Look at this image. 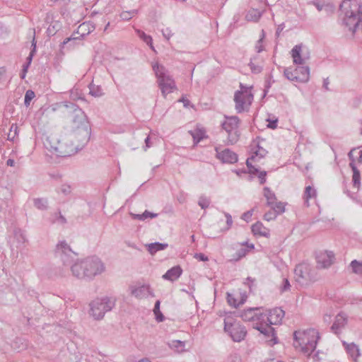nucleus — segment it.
<instances>
[{"mask_svg":"<svg viewBox=\"0 0 362 362\" xmlns=\"http://www.w3.org/2000/svg\"><path fill=\"white\" fill-rule=\"evenodd\" d=\"M77 137L76 134L71 132L59 137L57 134H51L44 141L45 146L58 157H68L81 150L86 144L75 145L74 139Z\"/></svg>","mask_w":362,"mask_h":362,"instance_id":"nucleus-1","label":"nucleus"},{"mask_svg":"<svg viewBox=\"0 0 362 362\" xmlns=\"http://www.w3.org/2000/svg\"><path fill=\"white\" fill-rule=\"evenodd\" d=\"M62 106L71 113L73 129L71 133L81 136V141L83 144H87L90 139V128L84 112L72 103H62Z\"/></svg>","mask_w":362,"mask_h":362,"instance_id":"nucleus-2","label":"nucleus"},{"mask_svg":"<svg viewBox=\"0 0 362 362\" xmlns=\"http://www.w3.org/2000/svg\"><path fill=\"white\" fill-rule=\"evenodd\" d=\"M344 13L343 22L354 34L357 29H362V1L344 0L340 5Z\"/></svg>","mask_w":362,"mask_h":362,"instance_id":"nucleus-3","label":"nucleus"},{"mask_svg":"<svg viewBox=\"0 0 362 362\" xmlns=\"http://www.w3.org/2000/svg\"><path fill=\"white\" fill-rule=\"evenodd\" d=\"M105 270V266L97 257H90L82 260H77L71 265V272L78 279H92L100 274Z\"/></svg>","mask_w":362,"mask_h":362,"instance_id":"nucleus-4","label":"nucleus"},{"mask_svg":"<svg viewBox=\"0 0 362 362\" xmlns=\"http://www.w3.org/2000/svg\"><path fill=\"white\" fill-rule=\"evenodd\" d=\"M293 346L296 349L310 356L315 349L317 341L320 338L318 332L315 329L298 330L293 333Z\"/></svg>","mask_w":362,"mask_h":362,"instance_id":"nucleus-5","label":"nucleus"},{"mask_svg":"<svg viewBox=\"0 0 362 362\" xmlns=\"http://www.w3.org/2000/svg\"><path fill=\"white\" fill-rule=\"evenodd\" d=\"M294 278L296 283L301 286H306L318 279L316 269L310 264L303 262L296 266Z\"/></svg>","mask_w":362,"mask_h":362,"instance_id":"nucleus-6","label":"nucleus"},{"mask_svg":"<svg viewBox=\"0 0 362 362\" xmlns=\"http://www.w3.org/2000/svg\"><path fill=\"white\" fill-rule=\"evenodd\" d=\"M115 301L110 298H97L89 304V314L96 320L103 318L107 312L110 311L115 306Z\"/></svg>","mask_w":362,"mask_h":362,"instance_id":"nucleus-7","label":"nucleus"},{"mask_svg":"<svg viewBox=\"0 0 362 362\" xmlns=\"http://www.w3.org/2000/svg\"><path fill=\"white\" fill-rule=\"evenodd\" d=\"M153 69L158 78L159 87L161 93L164 97L167 94L171 93L176 88L175 83L170 76L167 73L165 68L158 64H155L153 66Z\"/></svg>","mask_w":362,"mask_h":362,"instance_id":"nucleus-8","label":"nucleus"},{"mask_svg":"<svg viewBox=\"0 0 362 362\" xmlns=\"http://www.w3.org/2000/svg\"><path fill=\"white\" fill-rule=\"evenodd\" d=\"M55 255L62 262L63 265L66 267H70L71 270V265L74 264L76 253L74 252L67 243L64 240L60 241L56 246Z\"/></svg>","mask_w":362,"mask_h":362,"instance_id":"nucleus-9","label":"nucleus"},{"mask_svg":"<svg viewBox=\"0 0 362 362\" xmlns=\"http://www.w3.org/2000/svg\"><path fill=\"white\" fill-rule=\"evenodd\" d=\"M253 100V95L251 90L244 87L240 83V90L235 91L234 95V101L235 103V110L238 113L247 111Z\"/></svg>","mask_w":362,"mask_h":362,"instance_id":"nucleus-10","label":"nucleus"},{"mask_svg":"<svg viewBox=\"0 0 362 362\" xmlns=\"http://www.w3.org/2000/svg\"><path fill=\"white\" fill-rule=\"evenodd\" d=\"M238 123L239 118L237 116H231L226 117V120L222 124L223 129L228 133V142L230 144H234L239 139Z\"/></svg>","mask_w":362,"mask_h":362,"instance_id":"nucleus-11","label":"nucleus"},{"mask_svg":"<svg viewBox=\"0 0 362 362\" xmlns=\"http://www.w3.org/2000/svg\"><path fill=\"white\" fill-rule=\"evenodd\" d=\"M284 74L289 81L305 83L310 78V69L308 66H299L292 71L290 68H286Z\"/></svg>","mask_w":362,"mask_h":362,"instance_id":"nucleus-12","label":"nucleus"},{"mask_svg":"<svg viewBox=\"0 0 362 362\" xmlns=\"http://www.w3.org/2000/svg\"><path fill=\"white\" fill-rule=\"evenodd\" d=\"M224 330L228 332L233 341H240L244 339L247 331L238 323H232L228 318L224 320Z\"/></svg>","mask_w":362,"mask_h":362,"instance_id":"nucleus-13","label":"nucleus"},{"mask_svg":"<svg viewBox=\"0 0 362 362\" xmlns=\"http://www.w3.org/2000/svg\"><path fill=\"white\" fill-rule=\"evenodd\" d=\"M316 268L328 269L335 261V255L330 250H320L315 254Z\"/></svg>","mask_w":362,"mask_h":362,"instance_id":"nucleus-14","label":"nucleus"},{"mask_svg":"<svg viewBox=\"0 0 362 362\" xmlns=\"http://www.w3.org/2000/svg\"><path fill=\"white\" fill-rule=\"evenodd\" d=\"M291 56L293 63L296 64H304L310 57L309 53H304L303 46L297 45L291 49Z\"/></svg>","mask_w":362,"mask_h":362,"instance_id":"nucleus-15","label":"nucleus"},{"mask_svg":"<svg viewBox=\"0 0 362 362\" xmlns=\"http://www.w3.org/2000/svg\"><path fill=\"white\" fill-rule=\"evenodd\" d=\"M216 157L223 163H235L238 161V155L228 148L219 151L218 148L216 147Z\"/></svg>","mask_w":362,"mask_h":362,"instance_id":"nucleus-16","label":"nucleus"},{"mask_svg":"<svg viewBox=\"0 0 362 362\" xmlns=\"http://www.w3.org/2000/svg\"><path fill=\"white\" fill-rule=\"evenodd\" d=\"M130 293L137 298H143L149 295L153 296L148 285L130 286Z\"/></svg>","mask_w":362,"mask_h":362,"instance_id":"nucleus-17","label":"nucleus"},{"mask_svg":"<svg viewBox=\"0 0 362 362\" xmlns=\"http://www.w3.org/2000/svg\"><path fill=\"white\" fill-rule=\"evenodd\" d=\"M263 313L259 311V308H249L243 310L240 314V317L244 321L259 320H263Z\"/></svg>","mask_w":362,"mask_h":362,"instance_id":"nucleus-18","label":"nucleus"},{"mask_svg":"<svg viewBox=\"0 0 362 362\" xmlns=\"http://www.w3.org/2000/svg\"><path fill=\"white\" fill-rule=\"evenodd\" d=\"M255 328L266 337H271V339L267 341L270 346H273L277 343V337L275 335L274 329L270 325L267 324L263 325L261 324L260 325H257Z\"/></svg>","mask_w":362,"mask_h":362,"instance_id":"nucleus-19","label":"nucleus"},{"mask_svg":"<svg viewBox=\"0 0 362 362\" xmlns=\"http://www.w3.org/2000/svg\"><path fill=\"white\" fill-rule=\"evenodd\" d=\"M284 314V311L281 308H274L269 310L267 316V321L270 325H277L281 322Z\"/></svg>","mask_w":362,"mask_h":362,"instance_id":"nucleus-20","label":"nucleus"},{"mask_svg":"<svg viewBox=\"0 0 362 362\" xmlns=\"http://www.w3.org/2000/svg\"><path fill=\"white\" fill-rule=\"evenodd\" d=\"M346 323V317L344 314L339 313L335 317V320L331 327V330L334 334H337L341 332V329L345 327Z\"/></svg>","mask_w":362,"mask_h":362,"instance_id":"nucleus-21","label":"nucleus"},{"mask_svg":"<svg viewBox=\"0 0 362 362\" xmlns=\"http://www.w3.org/2000/svg\"><path fill=\"white\" fill-rule=\"evenodd\" d=\"M285 211L284 205H274V207L270 208L264 215V218L266 221L274 220L278 215Z\"/></svg>","mask_w":362,"mask_h":362,"instance_id":"nucleus-22","label":"nucleus"},{"mask_svg":"<svg viewBox=\"0 0 362 362\" xmlns=\"http://www.w3.org/2000/svg\"><path fill=\"white\" fill-rule=\"evenodd\" d=\"M343 345L344 346L347 354L350 356V357L355 361L357 362V358L360 356V351L358 346L356 345L354 343H346V341H343Z\"/></svg>","mask_w":362,"mask_h":362,"instance_id":"nucleus-23","label":"nucleus"},{"mask_svg":"<svg viewBox=\"0 0 362 362\" xmlns=\"http://www.w3.org/2000/svg\"><path fill=\"white\" fill-rule=\"evenodd\" d=\"M182 269L180 266H175L169 269L163 276L164 279L175 281L182 274Z\"/></svg>","mask_w":362,"mask_h":362,"instance_id":"nucleus-24","label":"nucleus"},{"mask_svg":"<svg viewBox=\"0 0 362 362\" xmlns=\"http://www.w3.org/2000/svg\"><path fill=\"white\" fill-rule=\"evenodd\" d=\"M251 229L254 235H259L264 237H268L269 235V229L264 227L261 222L258 221L253 224Z\"/></svg>","mask_w":362,"mask_h":362,"instance_id":"nucleus-25","label":"nucleus"},{"mask_svg":"<svg viewBox=\"0 0 362 362\" xmlns=\"http://www.w3.org/2000/svg\"><path fill=\"white\" fill-rule=\"evenodd\" d=\"M95 25L93 24L83 23L81 24L78 28V33L81 35V37H83L95 30Z\"/></svg>","mask_w":362,"mask_h":362,"instance_id":"nucleus-26","label":"nucleus"},{"mask_svg":"<svg viewBox=\"0 0 362 362\" xmlns=\"http://www.w3.org/2000/svg\"><path fill=\"white\" fill-rule=\"evenodd\" d=\"M317 197L316 190L312 187L311 186H308L305 187L303 194V199L305 202L308 203L310 199H315Z\"/></svg>","mask_w":362,"mask_h":362,"instance_id":"nucleus-27","label":"nucleus"},{"mask_svg":"<svg viewBox=\"0 0 362 362\" xmlns=\"http://www.w3.org/2000/svg\"><path fill=\"white\" fill-rule=\"evenodd\" d=\"M168 247L166 243H153L148 245V251L151 254H155L157 251L165 250Z\"/></svg>","mask_w":362,"mask_h":362,"instance_id":"nucleus-28","label":"nucleus"},{"mask_svg":"<svg viewBox=\"0 0 362 362\" xmlns=\"http://www.w3.org/2000/svg\"><path fill=\"white\" fill-rule=\"evenodd\" d=\"M130 215L131 216L134 218V219H138V220H141V221H144L148 218H155L158 216V214H154V213H151V212H149L148 211H145L143 214H134L132 212H130Z\"/></svg>","mask_w":362,"mask_h":362,"instance_id":"nucleus-29","label":"nucleus"},{"mask_svg":"<svg viewBox=\"0 0 362 362\" xmlns=\"http://www.w3.org/2000/svg\"><path fill=\"white\" fill-rule=\"evenodd\" d=\"M261 16V13L259 11L252 9L248 11L245 16V18L248 21H257Z\"/></svg>","mask_w":362,"mask_h":362,"instance_id":"nucleus-30","label":"nucleus"},{"mask_svg":"<svg viewBox=\"0 0 362 362\" xmlns=\"http://www.w3.org/2000/svg\"><path fill=\"white\" fill-rule=\"evenodd\" d=\"M264 196L267 199V204H274L276 200L274 193L272 192L268 187H264Z\"/></svg>","mask_w":362,"mask_h":362,"instance_id":"nucleus-31","label":"nucleus"},{"mask_svg":"<svg viewBox=\"0 0 362 362\" xmlns=\"http://www.w3.org/2000/svg\"><path fill=\"white\" fill-rule=\"evenodd\" d=\"M169 346L176 351H182L185 347V342L180 340H173L168 343Z\"/></svg>","mask_w":362,"mask_h":362,"instance_id":"nucleus-32","label":"nucleus"},{"mask_svg":"<svg viewBox=\"0 0 362 362\" xmlns=\"http://www.w3.org/2000/svg\"><path fill=\"white\" fill-rule=\"evenodd\" d=\"M255 160V156H251L246 160V165L248 168V173L251 175H256L259 173V170L252 165V161Z\"/></svg>","mask_w":362,"mask_h":362,"instance_id":"nucleus-33","label":"nucleus"},{"mask_svg":"<svg viewBox=\"0 0 362 362\" xmlns=\"http://www.w3.org/2000/svg\"><path fill=\"white\" fill-rule=\"evenodd\" d=\"M136 33L139 37L144 40L147 45H150L151 48L153 49V47L152 45V37L150 35H146L144 32L141 30H136Z\"/></svg>","mask_w":362,"mask_h":362,"instance_id":"nucleus-34","label":"nucleus"},{"mask_svg":"<svg viewBox=\"0 0 362 362\" xmlns=\"http://www.w3.org/2000/svg\"><path fill=\"white\" fill-rule=\"evenodd\" d=\"M350 267L354 273L362 276V262L353 260L350 264Z\"/></svg>","mask_w":362,"mask_h":362,"instance_id":"nucleus-35","label":"nucleus"},{"mask_svg":"<svg viewBox=\"0 0 362 362\" xmlns=\"http://www.w3.org/2000/svg\"><path fill=\"white\" fill-rule=\"evenodd\" d=\"M18 135V127L16 124H13L8 133V139L10 141H14L15 138Z\"/></svg>","mask_w":362,"mask_h":362,"instance_id":"nucleus-36","label":"nucleus"},{"mask_svg":"<svg viewBox=\"0 0 362 362\" xmlns=\"http://www.w3.org/2000/svg\"><path fill=\"white\" fill-rule=\"evenodd\" d=\"M35 94L32 90H28L25 92L24 104L26 107H28L30 104V101L35 98Z\"/></svg>","mask_w":362,"mask_h":362,"instance_id":"nucleus-37","label":"nucleus"},{"mask_svg":"<svg viewBox=\"0 0 362 362\" xmlns=\"http://www.w3.org/2000/svg\"><path fill=\"white\" fill-rule=\"evenodd\" d=\"M136 13H137V10H132L129 11H123L120 13V18L124 21H129Z\"/></svg>","mask_w":362,"mask_h":362,"instance_id":"nucleus-38","label":"nucleus"},{"mask_svg":"<svg viewBox=\"0 0 362 362\" xmlns=\"http://www.w3.org/2000/svg\"><path fill=\"white\" fill-rule=\"evenodd\" d=\"M352 181L354 186L358 187L360 185V172L358 170H356L354 172H353Z\"/></svg>","mask_w":362,"mask_h":362,"instance_id":"nucleus-39","label":"nucleus"},{"mask_svg":"<svg viewBox=\"0 0 362 362\" xmlns=\"http://www.w3.org/2000/svg\"><path fill=\"white\" fill-rule=\"evenodd\" d=\"M14 235L16 238L18 240V241L21 243H25L26 239L25 236L24 235L23 231L21 229H16L14 230Z\"/></svg>","mask_w":362,"mask_h":362,"instance_id":"nucleus-40","label":"nucleus"},{"mask_svg":"<svg viewBox=\"0 0 362 362\" xmlns=\"http://www.w3.org/2000/svg\"><path fill=\"white\" fill-rule=\"evenodd\" d=\"M51 221L52 223L57 222L60 224H64L66 223V218L64 216L61 214V212H59V214H55L54 216L52 218Z\"/></svg>","mask_w":362,"mask_h":362,"instance_id":"nucleus-41","label":"nucleus"},{"mask_svg":"<svg viewBox=\"0 0 362 362\" xmlns=\"http://www.w3.org/2000/svg\"><path fill=\"white\" fill-rule=\"evenodd\" d=\"M227 300L229 305H233L235 308L238 307L240 304H243V301L241 300L239 303H236V299L233 297L232 294L228 293L227 295Z\"/></svg>","mask_w":362,"mask_h":362,"instance_id":"nucleus-42","label":"nucleus"},{"mask_svg":"<svg viewBox=\"0 0 362 362\" xmlns=\"http://www.w3.org/2000/svg\"><path fill=\"white\" fill-rule=\"evenodd\" d=\"M190 134L195 143H199L203 138V132L201 131H196L195 132H190Z\"/></svg>","mask_w":362,"mask_h":362,"instance_id":"nucleus-43","label":"nucleus"},{"mask_svg":"<svg viewBox=\"0 0 362 362\" xmlns=\"http://www.w3.org/2000/svg\"><path fill=\"white\" fill-rule=\"evenodd\" d=\"M90 94L95 97H99L103 95V92L100 89L98 88L95 89L94 86H91L90 87Z\"/></svg>","mask_w":362,"mask_h":362,"instance_id":"nucleus-44","label":"nucleus"},{"mask_svg":"<svg viewBox=\"0 0 362 362\" xmlns=\"http://www.w3.org/2000/svg\"><path fill=\"white\" fill-rule=\"evenodd\" d=\"M250 69L252 70V72L255 73V74H259L262 71V67L261 66H259V65H255L254 63L252 62H250Z\"/></svg>","mask_w":362,"mask_h":362,"instance_id":"nucleus-45","label":"nucleus"},{"mask_svg":"<svg viewBox=\"0 0 362 362\" xmlns=\"http://www.w3.org/2000/svg\"><path fill=\"white\" fill-rule=\"evenodd\" d=\"M267 153V151L264 150V148H259V149L255 151V155H253V156H255V158L257 157H259L261 158H264L266 156Z\"/></svg>","mask_w":362,"mask_h":362,"instance_id":"nucleus-46","label":"nucleus"},{"mask_svg":"<svg viewBox=\"0 0 362 362\" xmlns=\"http://www.w3.org/2000/svg\"><path fill=\"white\" fill-rule=\"evenodd\" d=\"M291 285L287 279H284L283 280V286L281 288V291L284 292L287 291L290 289Z\"/></svg>","mask_w":362,"mask_h":362,"instance_id":"nucleus-47","label":"nucleus"},{"mask_svg":"<svg viewBox=\"0 0 362 362\" xmlns=\"http://www.w3.org/2000/svg\"><path fill=\"white\" fill-rule=\"evenodd\" d=\"M163 35L165 38L167 40H169L170 37L173 35V33L171 32V30L168 28L162 30Z\"/></svg>","mask_w":362,"mask_h":362,"instance_id":"nucleus-48","label":"nucleus"},{"mask_svg":"<svg viewBox=\"0 0 362 362\" xmlns=\"http://www.w3.org/2000/svg\"><path fill=\"white\" fill-rule=\"evenodd\" d=\"M266 171H261L258 173V177L259 179L260 184H264L266 182Z\"/></svg>","mask_w":362,"mask_h":362,"instance_id":"nucleus-49","label":"nucleus"},{"mask_svg":"<svg viewBox=\"0 0 362 362\" xmlns=\"http://www.w3.org/2000/svg\"><path fill=\"white\" fill-rule=\"evenodd\" d=\"M194 258H196L199 261H202V262L208 261V257L203 253H196L194 255Z\"/></svg>","mask_w":362,"mask_h":362,"instance_id":"nucleus-50","label":"nucleus"},{"mask_svg":"<svg viewBox=\"0 0 362 362\" xmlns=\"http://www.w3.org/2000/svg\"><path fill=\"white\" fill-rule=\"evenodd\" d=\"M246 280L247 281V284H248V286H249L250 291H252L253 287H256L255 279H252L251 277H247Z\"/></svg>","mask_w":362,"mask_h":362,"instance_id":"nucleus-51","label":"nucleus"},{"mask_svg":"<svg viewBox=\"0 0 362 362\" xmlns=\"http://www.w3.org/2000/svg\"><path fill=\"white\" fill-rule=\"evenodd\" d=\"M268 122H269V124H267V127L269 128L272 129H274L276 128L277 122H278L277 119H272V120L268 119Z\"/></svg>","mask_w":362,"mask_h":362,"instance_id":"nucleus-52","label":"nucleus"},{"mask_svg":"<svg viewBox=\"0 0 362 362\" xmlns=\"http://www.w3.org/2000/svg\"><path fill=\"white\" fill-rule=\"evenodd\" d=\"M61 192L64 194H68L71 192V187L69 185H63L60 188Z\"/></svg>","mask_w":362,"mask_h":362,"instance_id":"nucleus-53","label":"nucleus"},{"mask_svg":"<svg viewBox=\"0 0 362 362\" xmlns=\"http://www.w3.org/2000/svg\"><path fill=\"white\" fill-rule=\"evenodd\" d=\"M225 216L226 218V224H227V228L226 229L228 230L233 223V220H232V217L230 214H226Z\"/></svg>","mask_w":362,"mask_h":362,"instance_id":"nucleus-54","label":"nucleus"},{"mask_svg":"<svg viewBox=\"0 0 362 362\" xmlns=\"http://www.w3.org/2000/svg\"><path fill=\"white\" fill-rule=\"evenodd\" d=\"M252 216V211H248L247 212H245L243 214L241 218L242 219L245 220V221L248 222Z\"/></svg>","mask_w":362,"mask_h":362,"instance_id":"nucleus-55","label":"nucleus"},{"mask_svg":"<svg viewBox=\"0 0 362 362\" xmlns=\"http://www.w3.org/2000/svg\"><path fill=\"white\" fill-rule=\"evenodd\" d=\"M228 362H241V359L240 356L236 354L231 355L228 358Z\"/></svg>","mask_w":362,"mask_h":362,"instance_id":"nucleus-56","label":"nucleus"},{"mask_svg":"<svg viewBox=\"0 0 362 362\" xmlns=\"http://www.w3.org/2000/svg\"><path fill=\"white\" fill-rule=\"evenodd\" d=\"M262 39H259L258 41H257V43L255 46V48L257 49V52H260L263 50V46L262 45Z\"/></svg>","mask_w":362,"mask_h":362,"instance_id":"nucleus-57","label":"nucleus"},{"mask_svg":"<svg viewBox=\"0 0 362 362\" xmlns=\"http://www.w3.org/2000/svg\"><path fill=\"white\" fill-rule=\"evenodd\" d=\"M210 202L209 199L206 196H202L197 204H207Z\"/></svg>","mask_w":362,"mask_h":362,"instance_id":"nucleus-58","label":"nucleus"},{"mask_svg":"<svg viewBox=\"0 0 362 362\" xmlns=\"http://www.w3.org/2000/svg\"><path fill=\"white\" fill-rule=\"evenodd\" d=\"M313 5L315 6V7L317 8V9L320 11L323 9V6L324 5L322 4H321L320 1H314L313 2Z\"/></svg>","mask_w":362,"mask_h":362,"instance_id":"nucleus-59","label":"nucleus"},{"mask_svg":"<svg viewBox=\"0 0 362 362\" xmlns=\"http://www.w3.org/2000/svg\"><path fill=\"white\" fill-rule=\"evenodd\" d=\"M160 301L157 300L155 303L153 312L155 315H157V313H160Z\"/></svg>","mask_w":362,"mask_h":362,"instance_id":"nucleus-60","label":"nucleus"},{"mask_svg":"<svg viewBox=\"0 0 362 362\" xmlns=\"http://www.w3.org/2000/svg\"><path fill=\"white\" fill-rule=\"evenodd\" d=\"M77 39H79V37H73V36H71L70 37H67L62 42V45L64 46L65 45H66L67 43L71 42V40H77Z\"/></svg>","mask_w":362,"mask_h":362,"instance_id":"nucleus-61","label":"nucleus"},{"mask_svg":"<svg viewBox=\"0 0 362 362\" xmlns=\"http://www.w3.org/2000/svg\"><path fill=\"white\" fill-rule=\"evenodd\" d=\"M179 101L182 102L184 104V106L187 107L189 105V100L187 99H185V98H182Z\"/></svg>","mask_w":362,"mask_h":362,"instance_id":"nucleus-62","label":"nucleus"},{"mask_svg":"<svg viewBox=\"0 0 362 362\" xmlns=\"http://www.w3.org/2000/svg\"><path fill=\"white\" fill-rule=\"evenodd\" d=\"M155 315L158 322H162L164 319V316L161 312H160V313H157V315Z\"/></svg>","mask_w":362,"mask_h":362,"instance_id":"nucleus-63","label":"nucleus"},{"mask_svg":"<svg viewBox=\"0 0 362 362\" xmlns=\"http://www.w3.org/2000/svg\"><path fill=\"white\" fill-rule=\"evenodd\" d=\"M145 148H144V151H146V149L148 148H149L151 146V144H150V138L148 136L145 139Z\"/></svg>","mask_w":362,"mask_h":362,"instance_id":"nucleus-64","label":"nucleus"}]
</instances>
